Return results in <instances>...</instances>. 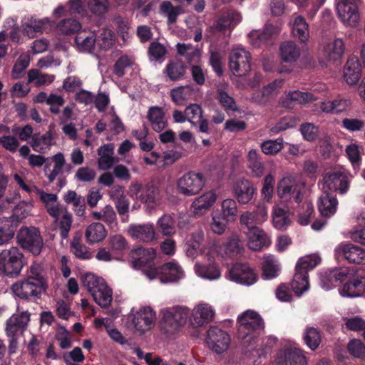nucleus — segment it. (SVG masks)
<instances>
[{
	"label": "nucleus",
	"mask_w": 365,
	"mask_h": 365,
	"mask_svg": "<svg viewBox=\"0 0 365 365\" xmlns=\"http://www.w3.org/2000/svg\"><path fill=\"white\" fill-rule=\"evenodd\" d=\"M264 328L262 318L254 310H247L237 317V333L239 338L244 340V345L248 346L251 342L255 343L257 335Z\"/></svg>",
	"instance_id": "obj_1"
},
{
	"label": "nucleus",
	"mask_w": 365,
	"mask_h": 365,
	"mask_svg": "<svg viewBox=\"0 0 365 365\" xmlns=\"http://www.w3.org/2000/svg\"><path fill=\"white\" fill-rule=\"evenodd\" d=\"M263 275L266 279H272L277 277L280 271L278 260L273 255L264 257L262 263Z\"/></svg>",
	"instance_id": "obj_47"
},
{
	"label": "nucleus",
	"mask_w": 365,
	"mask_h": 365,
	"mask_svg": "<svg viewBox=\"0 0 365 365\" xmlns=\"http://www.w3.org/2000/svg\"><path fill=\"white\" fill-rule=\"evenodd\" d=\"M237 205L235 200L227 198L224 200L221 204V213L220 214L230 222L234 221L237 216Z\"/></svg>",
	"instance_id": "obj_53"
},
{
	"label": "nucleus",
	"mask_w": 365,
	"mask_h": 365,
	"mask_svg": "<svg viewBox=\"0 0 365 365\" xmlns=\"http://www.w3.org/2000/svg\"><path fill=\"white\" fill-rule=\"evenodd\" d=\"M234 193L240 203L246 204L252 200L255 188L250 180L240 179L235 185Z\"/></svg>",
	"instance_id": "obj_29"
},
{
	"label": "nucleus",
	"mask_w": 365,
	"mask_h": 365,
	"mask_svg": "<svg viewBox=\"0 0 365 365\" xmlns=\"http://www.w3.org/2000/svg\"><path fill=\"white\" fill-rule=\"evenodd\" d=\"M123 190L122 187H116L110 192V198L113 200L116 199L115 207L120 216H122V221L125 222L128 221V215H127L129 210V201L123 196Z\"/></svg>",
	"instance_id": "obj_36"
},
{
	"label": "nucleus",
	"mask_w": 365,
	"mask_h": 365,
	"mask_svg": "<svg viewBox=\"0 0 365 365\" xmlns=\"http://www.w3.org/2000/svg\"><path fill=\"white\" fill-rule=\"evenodd\" d=\"M187 121L194 126H198L202 133L209 132V122L203 115L202 107L196 103L190 104L185 109Z\"/></svg>",
	"instance_id": "obj_22"
},
{
	"label": "nucleus",
	"mask_w": 365,
	"mask_h": 365,
	"mask_svg": "<svg viewBox=\"0 0 365 365\" xmlns=\"http://www.w3.org/2000/svg\"><path fill=\"white\" fill-rule=\"evenodd\" d=\"M247 167L250 170L251 175L255 178H261L264 173V165L262 163L259 151L251 149L247 155Z\"/></svg>",
	"instance_id": "obj_33"
},
{
	"label": "nucleus",
	"mask_w": 365,
	"mask_h": 365,
	"mask_svg": "<svg viewBox=\"0 0 365 365\" xmlns=\"http://www.w3.org/2000/svg\"><path fill=\"white\" fill-rule=\"evenodd\" d=\"M130 317L135 331L140 335L151 330L156 322L155 312L150 307L140 308Z\"/></svg>",
	"instance_id": "obj_14"
},
{
	"label": "nucleus",
	"mask_w": 365,
	"mask_h": 365,
	"mask_svg": "<svg viewBox=\"0 0 365 365\" xmlns=\"http://www.w3.org/2000/svg\"><path fill=\"white\" fill-rule=\"evenodd\" d=\"M304 185L292 175L284 176L277 183V193L278 197L284 201L294 200L299 202L302 198Z\"/></svg>",
	"instance_id": "obj_8"
},
{
	"label": "nucleus",
	"mask_w": 365,
	"mask_h": 365,
	"mask_svg": "<svg viewBox=\"0 0 365 365\" xmlns=\"http://www.w3.org/2000/svg\"><path fill=\"white\" fill-rule=\"evenodd\" d=\"M292 290L300 297L304 292L309 289L308 274H305L299 270L295 269L292 282L291 283Z\"/></svg>",
	"instance_id": "obj_48"
},
{
	"label": "nucleus",
	"mask_w": 365,
	"mask_h": 365,
	"mask_svg": "<svg viewBox=\"0 0 365 365\" xmlns=\"http://www.w3.org/2000/svg\"><path fill=\"white\" fill-rule=\"evenodd\" d=\"M177 50L179 54L185 56L190 61H198L200 58V51L198 48L190 44L178 43Z\"/></svg>",
	"instance_id": "obj_57"
},
{
	"label": "nucleus",
	"mask_w": 365,
	"mask_h": 365,
	"mask_svg": "<svg viewBox=\"0 0 365 365\" xmlns=\"http://www.w3.org/2000/svg\"><path fill=\"white\" fill-rule=\"evenodd\" d=\"M19 245L33 255H38L43 247V240L39 230L34 227H21L17 235Z\"/></svg>",
	"instance_id": "obj_11"
},
{
	"label": "nucleus",
	"mask_w": 365,
	"mask_h": 365,
	"mask_svg": "<svg viewBox=\"0 0 365 365\" xmlns=\"http://www.w3.org/2000/svg\"><path fill=\"white\" fill-rule=\"evenodd\" d=\"M61 217L59 222L60 235L62 238L66 239L71 227L72 217L66 207H62L58 214V219Z\"/></svg>",
	"instance_id": "obj_55"
},
{
	"label": "nucleus",
	"mask_w": 365,
	"mask_h": 365,
	"mask_svg": "<svg viewBox=\"0 0 365 365\" xmlns=\"http://www.w3.org/2000/svg\"><path fill=\"white\" fill-rule=\"evenodd\" d=\"M161 325L167 331H173L189 322L190 310L185 306H175L161 310Z\"/></svg>",
	"instance_id": "obj_4"
},
{
	"label": "nucleus",
	"mask_w": 365,
	"mask_h": 365,
	"mask_svg": "<svg viewBox=\"0 0 365 365\" xmlns=\"http://www.w3.org/2000/svg\"><path fill=\"white\" fill-rule=\"evenodd\" d=\"M54 80V76L43 73L37 69H31L28 72V82L33 83L36 86L50 84Z\"/></svg>",
	"instance_id": "obj_52"
},
{
	"label": "nucleus",
	"mask_w": 365,
	"mask_h": 365,
	"mask_svg": "<svg viewBox=\"0 0 365 365\" xmlns=\"http://www.w3.org/2000/svg\"><path fill=\"white\" fill-rule=\"evenodd\" d=\"M338 260L344 259L355 264H365V249L350 242H341L334 249Z\"/></svg>",
	"instance_id": "obj_12"
},
{
	"label": "nucleus",
	"mask_w": 365,
	"mask_h": 365,
	"mask_svg": "<svg viewBox=\"0 0 365 365\" xmlns=\"http://www.w3.org/2000/svg\"><path fill=\"white\" fill-rule=\"evenodd\" d=\"M167 53V48L165 45L153 41L148 48V56L150 61H161Z\"/></svg>",
	"instance_id": "obj_63"
},
{
	"label": "nucleus",
	"mask_w": 365,
	"mask_h": 365,
	"mask_svg": "<svg viewBox=\"0 0 365 365\" xmlns=\"http://www.w3.org/2000/svg\"><path fill=\"white\" fill-rule=\"evenodd\" d=\"M165 73L170 80L178 81L184 76L185 67L179 61H172L166 66Z\"/></svg>",
	"instance_id": "obj_54"
},
{
	"label": "nucleus",
	"mask_w": 365,
	"mask_h": 365,
	"mask_svg": "<svg viewBox=\"0 0 365 365\" xmlns=\"http://www.w3.org/2000/svg\"><path fill=\"white\" fill-rule=\"evenodd\" d=\"M277 365H307L304 351L299 348L281 350L277 355Z\"/></svg>",
	"instance_id": "obj_19"
},
{
	"label": "nucleus",
	"mask_w": 365,
	"mask_h": 365,
	"mask_svg": "<svg viewBox=\"0 0 365 365\" xmlns=\"http://www.w3.org/2000/svg\"><path fill=\"white\" fill-rule=\"evenodd\" d=\"M272 222L277 229H285L289 224L287 212L278 206H274L272 212Z\"/></svg>",
	"instance_id": "obj_59"
},
{
	"label": "nucleus",
	"mask_w": 365,
	"mask_h": 365,
	"mask_svg": "<svg viewBox=\"0 0 365 365\" xmlns=\"http://www.w3.org/2000/svg\"><path fill=\"white\" fill-rule=\"evenodd\" d=\"M128 193L135 200H139L146 205L148 207L153 209L158 206L161 200L159 188L152 183L142 185L138 182L131 183Z\"/></svg>",
	"instance_id": "obj_5"
},
{
	"label": "nucleus",
	"mask_w": 365,
	"mask_h": 365,
	"mask_svg": "<svg viewBox=\"0 0 365 365\" xmlns=\"http://www.w3.org/2000/svg\"><path fill=\"white\" fill-rule=\"evenodd\" d=\"M324 54L329 60H336L344 52V43L341 38H337L323 44Z\"/></svg>",
	"instance_id": "obj_38"
},
{
	"label": "nucleus",
	"mask_w": 365,
	"mask_h": 365,
	"mask_svg": "<svg viewBox=\"0 0 365 365\" xmlns=\"http://www.w3.org/2000/svg\"><path fill=\"white\" fill-rule=\"evenodd\" d=\"M34 193L38 196L40 200L43 204L47 212L55 219L58 220V214L63 207L57 201L58 197L56 194L48 193L39 188H34Z\"/></svg>",
	"instance_id": "obj_26"
},
{
	"label": "nucleus",
	"mask_w": 365,
	"mask_h": 365,
	"mask_svg": "<svg viewBox=\"0 0 365 365\" xmlns=\"http://www.w3.org/2000/svg\"><path fill=\"white\" fill-rule=\"evenodd\" d=\"M215 315V309L210 304L200 302L190 311L189 323L194 327H202L211 322Z\"/></svg>",
	"instance_id": "obj_16"
},
{
	"label": "nucleus",
	"mask_w": 365,
	"mask_h": 365,
	"mask_svg": "<svg viewBox=\"0 0 365 365\" xmlns=\"http://www.w3.org/2000/svg\"><path fill=\"white\" fill-rule=\"evenodd\" d=\"M34 207L33 200L21 201L14 209V216L18 220H21L31 215Z\"/></svg>",
	"instance_id": "obj_64"
},
{
	"label": "nucleus",
	"mask_w": 365,
	"mask_h": 365,
	"mask_svg": "<svg viewBox=\"0 0 365 365\" xmlns=\"http://www.w3.org/2000/svg\"><path fill=\"white\" fill-rule=\"evenodd\" d=\"M53 144V137L51 131L46 132L41 136L34 135L32 137L31 146L36 152H44Z\"/></svg>",
	"instance_id": "obj_46"
},
{
	"label": "nucleus",
	"mask_w": 365,
	"mask_h": 365,
	"mask_svg": "<svg viewBox=\"0 0 365 365\" xmlns=\"http://www.w3.org/2000/svg\"><path fill=\"white\" fill-rule=\"evenodd\" d=\"M365 292V277H357L346 282L339 290L342 297H358Z\"/></svg>",
	"instance_id": "obj_34"
},
{
	"label": "nucleus",
	"mask_w": 365,
	"mask_h": 365,
	"mask_svg": "<svg viewBox=\"0 0 365 365\" xmlns=\"http://www.w3.org/2000/svg\"><path fill=\"white\" fill-rule=\"evenodd\" d=\"M194 94V90L189 86L175 88L170 91L172 100L179 106L184 105L185 102L191 100Z\"/></svg>",
	"instance_id": "obj_43"
},
{
	"label": "nucleus",
	"mask_w": 365,
	"mask_h": 365,
	"mask_svg": "<svg viewBox=\"0 0 365 365\" xmlns=\"http://www.w3.org/2000/svg\"><path fill=\"white\" fill-rule=\"evenodd\" d=\"M206 343L212 351L220 354L228 349L230 344V336L226 331L212 327L207 331Z\"/></svg>",
	"instance_id": "obj_15"
},
{
	"label": "nucleus",
	"mask_w": 365,
	"mask_h": 365,
	"mask_svg": "<svg viewBox=\"0 0 365 365\" xmlns=\"http://www.w3.org/2000/svg\"><path fill=\"white\" fill-rule=\"evenodd\" d=\"M85 236L91 244L101 242L107 236L104 225L100 222H93L86 229Z\"/></svg>",
	"instance_id": "obj_41"
},
{
	"label": "nucleus",
	"mask_w": 365,
	"mask_h": 365,
	"mask_svg": "<svg viewBox=\"0 0 365 365\" xmlns=\"http://www.w3.org/2000/svg\"><path fill=\"white\" fill-rule=\"evenodd\" d=\"M97 34L95 31H81L78 33L75 42L78 51L91 53L95 46Z\"/></svg>",
	"instance_id": "obj_35"
},
{
	"label": "nucleus",
	"mask_w": 365,
	"mask_h": 365,
	"mask_svg": "<svg viewBox=\"0 0 365 365\" xmlns=\"http://www.w3.org/2000/svg\"><path fill=\"white\" fill-rule=\"evenodd\" d=\"M217 196L213 190L205 191L198 197L195 198L191 205L193 213L196 215H203L216 202Z\"/></svg>",
	"instance_id": "obj_23"
},
{
	"label": "nucleus",
	"mask_w": 365,
	"mask_h": 365,
	"mask_svg": "<svg viewBox=\"0 0 365 365\" xmlns=\"http://www.w3.org/2000/svg\"><path fill=\"white\" fill-rule=\"evenodd\" d=\"M320 262L321 258L317 255H306L299 259L295 269L308 274L309 270L314 269Z\"/></svg>",
	"instance_id": "obj_49"
},
{
	"label": "nucleus",
	"mask_w": 365,
	"mask_h": 365,
	"mask_svg": "<svg viewBox=\"0 0 365 365\" xmlns=\"http://www.w3.org/2000/svg\"><path fill=\"white\" fill-rule=\"evenodd\" d=\"M3 259L7 269V275L19 274L22 268L23 255L16 247H11L1 252Z\"/></svg>",
	"instance_id": "obj_21"
},
{
	"label": "nucleus",
	"mask_w": 365,
	"mask_h": 365,
	"mask_svg": "<svg viewBox=\"0 0 365 365\" xmlns=\"http://www.w3.org/2000/svg\"><path fill=\"white\" fill-rule=\"evenodd\" d=\"M128 235L134 240L150 242L156 239V233L153 223L131 224L128 228Z\"/></svg>",
	"instance_id": "obj_20"
},
{
	"label": "nucleus",
	"mask_w": 365,
	"mask_h": 365,
	"mask_svg": "<svg viewBox=\"0 0 365 365\" xmlns=\"http://www.w3.org/2000/svg\"><path fill=\"white\" fill-rule=\"evenodd\" d=\"M292 32L301 43H307L309 38V29L304 18L301 16L294 18L292 25Z\"/></svg>",
	"instance_id": "obj_39"
},
{
	"label": "nucleus",
	"mask_w": 365,
	"mask_h": 365,
	"mask_svg": "<svg viewBox=\"0 0 365 365\" xmlns=\"http://www.w3.org/2000/svg\"><path fill=\"white\" fill-rule=\"evenodd\" d=\"M284 140L279 138L276 140H268L261 143L262 151L269 155H273L279 153L283 148Z\"/></svg>",
	"instance_id": "obj_62"
},
{
	"label": "nucleus",
	"mask_w": 365,
	"mask_h": 365,
	"mask_svg": "<svg viewBox=\"0 0 365 365\" xmlns=\"http://www.w3.org/2000/svg\"><path fill=\"white\" fill-rule=\"evenodd\" d=\"M71 250L76 257L81 259H88L92 257L88 248L82 244L80 239L77 237L73 239L71 243Z\"/></svg>",
	"instance_id": "obj_60"
},
{
	"label": "nucleus",
	"mask_w": 365,
	"mask_h": 365,
	"mask_svg": "<svg viewBox=\"0 0 365 365\" xmlns=\"http://www.w3.org/2000/svg\"><path fill=\"white\" fill-rule=\"evenodd\" d=\"M361 0H336V11L341 22L346 26L355 27L360 19L359 5Z\"/></svg>",
	"instance_id": "obj_9"
},
{
	"label": "nucleus",
	"mask_w": 365,
	"mask_h": 365,
	"mask_svg": "<svg viewBox=\"0 0 365 365\" xmlns=\"http://www.w3.org/2000/svg\"><path fill=\"white\" fill-rule=\"evenodd\" d=\"M304 340L309 349L315 350L321 343L320 333L314 327H307L304 334Z\"/></svg>",
	"instance_id": "obj_58"
},
{
	"label": "nucleus",
	"mask_w": 365,
	"mask_h": 365,
	"mask_svg": "<svg viewBox=\"0 0 365 365\" xmlns=\"http://www.w3.org/2000/svg\"><path fill=\"white\" fill-rule=\"evenodd\" d=\"M160 282L163 283L176 282L184 276L182 267L175 262L164 264L160 267Z\"/></svg>",
	"instance_id": "obj_30"
},
{
	"label": "nucleus",
	"mask_w": 365,
	"mask_h": 365,
	"mask_svg": "<svg viewBox=\"0 0 365 365\" xmlns=\"http://www.w3.org/2000/svg\"><path fill=\"white\" fill-rule=\"evenodd\" d=\"M160 10L167 16L170 24L175 23L177 17L184 13L182 6H174L170 1H163L160 5Z\"/></svg>",
	"instance_id": "obj_56"
},
{
	"label": "nucleus",
	"mask_w": 365,
	"mask_h": 365,
	"mask_svg": "<svg viewBox=\"0 0 365 365\" xmlns=\"http://www.w3.org/2000/svg\"><path fill=\"white\" fill-rule=\"evenodd\" d=\"M156 225L159 232L165 236H172L175 232V220L170 215H163Z\"/></svg>",
	"instance_id": "obj_51"
},
{
	"label": "nucleus",
	"mask_w": 365,
	"mask_h": 365,
	"mask_svg": "<svg viewBox=\"0 0 365 365\" xmlns=\"http://www.w3.org/2000/svg\"><path fill=\"white\" fill-rule=\"evenodd\" d=\"M300 54L299 48L293 41H285L280 46V56L284 62H295L299 58Z\"/></svg>",
	"instance_id": "obj_40"
},
{
	"label": "nucleus",
	"mask_w": 365,
	"mask_h": 365,
	"mask_svg": "<svg viewBox=\"0 0 365 365\" xmlns=\"http://www.w3.org/2000/svg\"><path fill=\"white\" fill-rule=\"evenodd\" d=\"M195 272L200 277L210 280L218 279L220 276V272L215 264H203L196 262L195 264Z\"/></svg>",
	"instance_id": "obj_44"
},
{
	"label": "nucleus",
	"mask_w": 365,
	"mask_h": 365,
	"mask_svg": "<svg viewBox=\"0 0 365 365\" xmlns=\"http://www.w3.org/2000/svg\"><path fill=\"white\" fill-rule=\"evenodd\" d=\"M206 179L200 172L189 171L184 173L176 182V188L179 193L185 196L198 194L205 187Z\"/></svg>",
	"instance_id": "obj_7"
},
{
	"label": "nucleus",
	"mask_w": 365,
	"mask_h": 365,
	"mask_svg": "<svg viewBox=\"0 0 365 365\" xmlns=\"http://www.w3.org/2000/svg\"><path fill=\"white\" fill-rule=\"evenodd\" d=\"M349 105L348 100L337 99L322 102L321 109L327 113H339L346 110Z\"/></svg>",
	"instance_id": "obj_50"
},
{
	"label": "nucleus",
	"mask_w": 365,
	"mask_h": 365,
	"mask_svg": "<svg viewBox=\"0 0 365 365\" xmlns=\"http://www.w3.org/2000/svg\"><path fill=\"white\" fill-rule=\"evenodd\" d=\"M351 178V175L344 168L329 171L323 176L322 191L336 192L344 195L349 188Z\"/></svg>",
	"instance_id": "obj_3"
},
{
	"label": "nucleus",
	"mask_w": 365,
	"mask_h": 365,
	"mask_svg": "<svg viewBox=\"0 0 365 365\" xmlns=\"http://www.w3.org/2000/svg\"><path fill=\"white\" fill-rule=\"evenodd\" d=\"M251 54L245 48L237 46L230 54L229 66L231 71L235 76H245L251 69Z\"/></svg>",
	"instance_id": "obj_10"
},
{
	"label": "nucleus",
	"mask_w": 365,
	"mask_h": 365,
	"mask_svg": "<svg viewBox=\"0 0 365 365\" xmlns=\"http://www.w3.org/2000/svg\"><path fill=\"white\" fill-rule=\"evenodd\" d=\"M82 283L98 305L106 308L110 304L113 292L103 278L92 273H86L83 277Z\"/></svg>",
	"instance_id": "obj_2"
},
{
	"label": "nucleus",
	"mask_w": 365,
	"mask_h": 365,
	"mask_svg": "<svg viewBox=\"0 0 365 365\" xmlns=\"http://www.w3.org/2000/svg\"><path fill=\"white\" fill-rule=\"evenodd\" d=\"M344 81L349 85H355L361 78V65L356 56L349 57L344 66Z\"/></svg>",
	"instance_id": "obj_28"
},
{
	"label": "nucleus",
	"mask_w": 365,
	"mask_h": 365,
	"mask_svg": "<svg viewBox=\"0 0 365 365\" xmlns=\"http://www.w3.org/2000/svg\"><path fill=\"white\" fill-rule=\"evenodd\" d=\"M248 246L255 251H259L271 244L270 237L259 227L252 226L247 232Z\"/></svg>",
	"instance_id": "obj_24"
},
{
	"label": "nucleus",
	"mask_w": 365,
	"mask_h": 365,
	"mask_svg": "<svg viewBox=\"0 0 365 365\" xmlns=\"http://www.w3.org/2000/svg\"><path fill=\"white\" fill-rule=\"evenodd\" d=\"M229 274L231 280L245 285H252L257 279L256 272L247 264H235L230 269Z\"/></svg>",
	"instance_id": "obj_18"
},
{
	"label": "nucleus",
	"mask_w": 365,
	"mask_h": 365,
	"mask_svg": "<svg viewBox=\"0 0 365 365\" xmlns=\"http://www.w3.org/2000/svg\"><path fill=\"white\" fill-rule=\"evenodd\" d=\"M133 264L135 268L148 264L155 258V250L152 247H138L131 251Z\"/></svg>",
	"instance_id": "obj_32"
},
{
	"label": "nucleus",
	"mask_w": 365,
	"mask_h": 365,
	"mask_svg": "<svg viewBox=\"0 0 365 365\" xmlns=\"http://www.w3.org/2000/svg\"><path fill=\"white\" fill-rule=\"evenodd\" d=\"M88 11L94 16L103 17L110 9L109 0H83Z\"/></svg>",
	"instance_id": "obj_42"
},
{
	"label": "nucleus",
	"mask_w": 365,
	"mask_h": 365,
	"mask_svg": "<svg viewBox=\"0 0 365 365\" xmlns=\"http://www.w3.org/2000/svg\"><path fill=\"white\" fill-rule=\"evenodd\" d=\"M30 321V314L28 312L13 314L6 324V335L11 338V344H16V336L22 333Z\"/></svg>",
	"instance_id": "obj_17"
},
{
	"label": "nucleus",
	"mask_w": 365,
	"mask_h": 365,
	"mask_svg": "<svg viewBox=\"0 0 365 365\" xmlns=\"http://www.w3.org/2000/svg\"><path fill=\"white\" fill-rule=\"evenodd\" d=\"M315 97L309 92H302L299 91H289L285 94V97L282 101V104L287 108H289L293 102L300 104L309 103L315 101Z\"/></svg>",
	"instance_id": "obj_37"
},
{
	"label": "nucleus",
	"mask_w": 365,
	"mask_h": 365,
	"mask_svg": "<svg viewBox=\"0 0 365 365\" xmlns=\"http://www.w3.org/2000/svg\"><path fill=\"white\" fill-rule=\"evenodd\" d=\"M229 222L230 221L225 220V218L220 214H213L210 223V230L213 233L222 235L225 232Z\"/></svg>",
	"instance_id": "obj_61"
},
{
	"label": "nucleus",
	"mask_w": 365,
	"mask_h": 365,
	"mask_svg": "<svg viewBox=\"0 0 365 365\" xmlns=\"http://www.w3.org/2000/svg\"><path fill=\"white\" fill-rule=\"evenodd\" d=\"M317 205L320 214L324 217H330L336 212L338 200L329 192H323L319 197Z\"/></svg>",
	"instance_id": "obj_31"
},
{
	"label": "nucleus",
	"mask_w": 365,
	"mask_h": 365,
	"mask_svg": "<svg viewBox=\"0 0 365 365\" xmlns=\"http://www.w3.org/2000/svg\"><path fill=\"white\" fill-rule=\"evenodd\" d=\"M47 288L46 279L35 280L34 278L28 277L11 286L13 293L21 299L39 298L43 293L46 292Z\"/></svg>",
	"instance_id": "obj_6"
},
{
	"label": "nucleus",
	"mask_w": 365,
	"mask_h": 365,
	"mask_svg": "<svg viewBox=\"0 0 365 365\" xmlns=\"http://www.w3.org/2000/svg\"><path fill=\"white\" fill-rule=\"evenodd\" d=\"M56 31L58 34L72 35L81 29V23L73 18H66L61 20L56 25Z\"/></svg>",
	"instance_id": "obj_45"
},
{
	"label": "nucleus",
	"mask_w": 365,
	"mask_h": 365,
	"mask_svg": "<svg viewBox=\"0 0 365 365\" xmlns=\"http://www.w3.org/2000/svg\"><path fill=\"white\" fill-rule=\"evenodd\" d=\"M98 165L100 170H108L118 162V158L114 157V145L112 143L101 146L98 149Z\"/></svg>",
	"instance_id": "obj_27"
},
{
	"label": "nucleus",
	"mask_w": 365,
	"mask_h": 365,
	"mask_svg": "<svg viewBox=\"0 0 365 365\" xmlns=\"http://www.w3.org/2000/svg\"><path fill=\"white\" fill-rule=\"evenodd\" d=\"M146 118L151 128L158 133L162 132L168 126L165 110L160 106H151L148 108Z\"/></svg>",
	"instance_id": "obj_25"
},
{
	"label": "nucleus",
	"mask_w": 365,
	"mask_h": 365,
	"mask_svg": "<svg viewBox=\"0 0 365 365\" xmlns=\"http://www.w3.org/2000/svg\"><path fill=\"white\" fill-rule=\"evenodd\" d=\"M21 24L23 34L29 38L49 32L53 26V22L48 17L37 19L34 16H25Z\"/></svg>",
	"instance_id": "obj_13"
}]
</instances>
